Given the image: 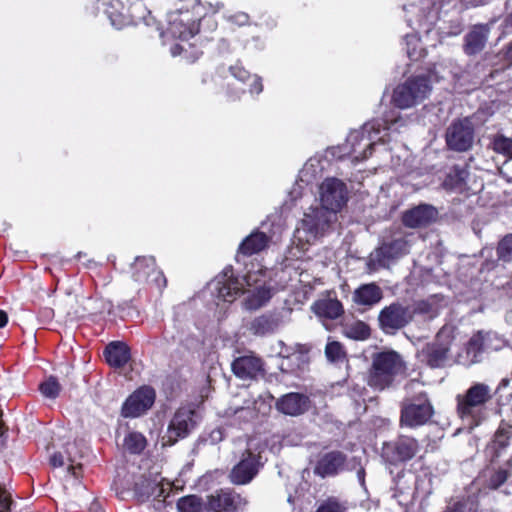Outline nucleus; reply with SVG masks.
<instances>
[{"mask_svg":"<svg viewBox=\"0 0 512 512\" xmlns=\"http://www.w3.org/2000/svg\"><path fill=\"white\" fill-rule=\"evenodd\" d=\"M312 310L319 317L336 319L343 313V306L337 299L324 298L312 305Z\"/></svg>","mask_w":512,"mask_h":512,"instance_id":"nucleus-30","label":"nucleus"},{"mask_svg":"<svg viewBox=\"0 0 512 512\" xmlns=\"http://www.w3.org/2000/svg\"><path fill=\"white\" fill-rule=\"evenodd\" d=\"M510 2H506V16L503 19V22L500 25L501 36L505 37L507 35L512 34V9L510 10Z\"/></svg>","mask_w":512,"mask_h":512,"instance_id":"nucleus-49","label":"nucleus"},{"mask_svg":"<svg viewBox=\"0 0 512 512\" xmlns=\"http://www.w3.org/2000/svg\"><path fill=\"white\" fill-rule=\"evenodd\" d=\"M505 59L512 63V42L507 47V50L505 52Z\"/></svg>","mask_w":512,"mask_h":512,"instance_id":"nucleus-59","label":"nucleus"},{"mask_svg":"<svg viewBox=\"0 0 512 512\" xmlns=\"http://www.w3.org/2000/svg\"><path fill=\"white\" fill-rule=\"evenodd\" d=\"M445 512H463V504L455 503L453 506L448 507Z\"/></svg>","mask_w":512,"mask_h":512,"instance_id":"nucleus-56","label":"nucleus"},{"mask_svg":"<svg viewBox=\"0 0 512 512\" xmlns=\"http://www.w3.org/2000/svg\"><path fill=\"white\" fill-rule=\"evenodd\" d=\"M497 254L500 260L509 262L512 260V234L505 236L498 244Z\"/></svg>","mask_w":512,"mask_h":512,"instance_id":"nucleus-46","label":"nucleus"},{"mask_svg":"<svg viewBox=\"0 0 512 512\" xmlns=\"http://www.w3.org/2000/svg\"><path fill=\"white\" fill-rule=\"evenodd\" d=\"M171 490V484L169 482H163V479L158 480L157 478L151 480L144 478L135 484V493L140 501H145L149 498H154L160 501L168 496V491Z\"/></svg>","mask_w":512,"mask_h":512,"instance_id":"nucleus-21","label":"nucleus"},{"mask_svg":"<svg viewBox=\"0 0 512 512\" xmlns=\"http://www.w3.org/2000/svg\"><path fill=\"white\" fill-rule=\"evenodd\" d=\"M262 269L249 271L242 278L234 277L231 269H226L222 276L223 280H218V296L224 301L232 302L242 293L250 292V287L262 285L260 277Z\"/></svg>","mask_w":512,"mask_h":512,"instance_id":"nucleus-6","label":"nucleus"},{"mask_svg":"<svg viewBox=\"0 0 512 512\" xmlns=\"http://www.w3.org/2000/svg\"><path fill=\"white\" fill-rule=\"evenodd\" d=\"M168 28L161 36L166 40L178 39L181 42H187L190 38L194 37L199 31V24L196 20L192 19L188 11H174L168 15Z\"/></svg>","mask_w":512,"mask_h":512,"instance_id":"nucleus-9","label":"nucleus"},{"mask_svg":"<svg viewBox=\"0 0 512 512\" xmlns=\"http://www.w3.org/2000/svg\"><path fill=\"white\" fill-rule=\"evenodd\" d=\"M194 410L190 407L179 408L170 421L163 445H173L179 439L185 438L195 426Z\"/></svg>","mask_w":512,"mask_h":512,"instance_id":"nucleus-16","label":"nucleus"},{"mask_svg":"<svg viewBox=\"0 0 512 512\" xmlns=\"http://www.w3.org/2000/svg\"><path fill=\"white\" fill-rule=\"evenodd\" d=\"M417 311L420 313L431 314V316H433L435 314V311H433L432 306L429 303L424 302V301L420 302L417 305Z\"/></svg>","mask_w":512,"mask_h":512,"instance_id":"nucleus-53","label":"nucleus"},{"mask_svg":"<svg viewBox=\"0 0 512 512\" xmlns=\"http://www.w3.org/2000/svg\"><path fill=\"white\" fill-rule=\"evenodd\" d=\"M493 23L494 21H490L488 24L475 25L467 33L464 44V51L467 55H476L484 49Z\"/></svg>","mask_w":512,"mask_h":512,"instance_id":"nucleus-24","label":"nucleus"},{"mask_svg":"<svg viewBox=\"0 0 512 512\" xmlns=\"http://www.w3.org/2000/svg\"><path fill=\"white\" fill-rule=\"evenodd\" d=\"M483 343L485 344L486 351H497L504 345V339L497 333L492 331H483Z\"/></svg>","mask_w":512,"mask_h":512,"instance_id":"nucleus-44","label":"nucleus"},{"mask_svg":"<svg viewBox=\"0 0 512 512\" xmlns=\"http://www.w3.org/2000/svg\"><path fill=\"white\" fill-rule=\"evenodd\" d=\"M405 371L402 357L395 351L380 352L373 356L367 383L376 390H384Z\"/></svg>","mask_w":512,"mask_h":512,"instance_id":"nucleus-3","label":"nucleus"},{"mask_svg":"<svg viewBox=\"0 0 512 512\" xmlns=\"http://www.w3.org/2000/svg\"><path fill=\"white\" fill-rule=\"evenodd\" d=\"M312 167H313V162L309 161L308 163L305 164L303 173L307 174L309 172L310 168H312Z\"/></svg>","mask_w":512,"mask_h":512,"instance_id":"nucleus-61","label":"nucleus"},{"mask_svg":"<svg viewBox=\"0 0 512 512\" xmlns=\"http://www.w3.org/2000/svg\"><path fill=\"white\" fill-rule=\"evenodd\" d=\"M133 269L135 281L155 284L157 287L165 286L166 280L162 272L156 268L153 257H137Z\"/></svg>","mask_w":512,"mask_h":512,"instance_id":"nucleus-19","label":"nucleus"},{"mask_svg":"<svg viewBox=\"0 0 512 512\" xmlns=\"http://www.w3.org/2000/svg\"><path fill=\"white\" fill-rule=\"evenodd\" d=\"M364 469H359L358 472H357V477L359 479V481L361 482V484L364 483Z\"/></svg>","mask_w":512,"mask_h":512,"instance_id":"nucleus-60","label":"nucleus"},{"mask_svg":"<svg viewBox=\"0 0 512 512\" xmlns=\"http://www.w3.org/2000/svg\"><path fill=\"white\" fill-rule=\"evenodd\" d=\"M438 217L437 209L429 204H420L403 214V223L410 228H420L433 223Z\"/></svg>","mask_w":512,"mask_h":512,"instance_id":"nucleus-20","label":"nucleus"},{"mask_svg":"<svg viewBox=\"0 0 512 512\" xmlns=\"http://www.w3.org/2000/svg\"><path fill=\"white\" fill-rule=\"evenodd\" d=\"M269 242L268 235L256 230L242 240L238 248V255L251 256L260 253L268 247Z\"/></svg>","mask_w":512,"mask_h":512,"instance_id":"nucleus-26","label":"nucleus"},{"mask_svg":"<svg viewBox=\"0 0 512 512\" xmlns=\"http://www.w3.org/2000/svg\"><path fill=\"white\" fill-rule=\"evenodd\" d=\"M507 384H508V380L503 379V380L501 381L500 387L507 386Z\"/></svg>","mask_w":512,"mask_h":512,"instance_id":"nucleus-63","label":"nucleus"},{"mask_svg":"<svg viewBox=\"0 0 512 512\" xmlns=\"http://www.w3.org/2000/svg\"><path fill=\"white\" fill-rule=\"evenodd\" d=\"M276 324L268 316H259L253 319L249 324V331L254 335H265L274 331Z\"/></svg>","mask_w":512,"mask_h":512,"instance_id":"nucleus-37","label":"nucleus"},{"mask_svg":"<svg viewBox=\"0 0 512 512\" xmlns=\"http://www.w3.org/2000/svg\"><path fill=\"white\" fill-rule=\"evenodd\" d=\"M491 398L492 390L489 385L475 383L464 394L457 395V413L462 419H474Z\"/></svg>","mask_w":512,"mask_h":512,"instance_id":"nucleus-7","label":"nucleus"},{"mask_svg":"<svg viewBox=\"0 0 512 512\" xmlns=\"http://www.w3.org/2000/svg\"><path fill=\"white\" fill-rule=\"evenodd\" d=\"M487 352L483 343V331L473 334L463 352L457 356V363L469 367L482 360V354Z\"/></svg>","mask_w":512,"mask_h":512,"instance_id":"nucleus-22","label":"nucleus"},{"mask_svg":"<svg viewBox=\"0 0 512 512\" xmlns=\"http://www.w3.org/2000/svg\"><path fill=\"white\" fill-rule=\"evenodd\" d=\"M40 391L46 398L55 399L61 391V386L56 378L49 377L40 385Z\"/></svg>","mask_w":512,"mask_h":512,"instance_id":"nucleus-43","label":"nucleus"},{"mask_svg":"<svg viewBox=\"0 0 512 512\" xmlns=\"http://www.w3.org/2000/svg\"><path fill=\"white\" fill-rule=\"evenodd\" d=\"M343 333L353 340H365L370 336V328L363 321L348 322L343 326Z\"/></svg>","mask_w":512,"mask_h":512,"instance_id":"nucleus-35","label":"nucleus"},{"mask_svg":"<svg viewBox=\"0 0 512 512\" xmlns=\"http://www.w3.org/2000/svg\"><path fill=\"white\" fill-rule=\"evenodd\" d=\"M155 390L149 386H142L134 391L123 403L121 415L124 418H136L145 414L154 404Z\"/></svg>","mask_w":512,"mask_h":512,"instance_id":"nucleus-15","label":"nucleus"},{"mask_svg":"<svg viewBox=\"0 0 512 512\" xmlns=\"http://www.w3.org/2000/svg\"><path fill=\"white\" fill-rule=\"evenodd\" d=\"M474 140L475 127L469 117L452 121L446 129L445 142L452 151L467 152L472 149Z\"/></svg>","mask_w":512,"mask_h":512,"instance_id":"nucleus-8","label":"nucleus"},{"mask_svg":"<svg viewBox=\"0 0 512 512\" xmlns=\"http://www.w3.org/2000/svg\"><path fill=\"white\" fill-rule=\"evenodd\" d=\"M177 509L179 512H201L203 503L198 496L189 495L178 500Z\"/></svg>","mask_w":512,"mask_h":512,"instance_id":"nucleus-40","label":"nucleus"},{"mask_svg":"<svg viewBox=\"0 0 512 512\" xmlns=\"http://www.w3.org/2000/svg\"><path fill=\"white\" fill-rule=\"evenodd\" d=\"M232 371L240 379H253L262 372V362L253 355L241 356L232 362Z\"/></svg>","mask_w":512,"mask_h":512,"instance_id":"nucleus-25","label":"nucleus"},{"mask_svg":"<svg viewBox=\"0 0 512 512\" xmlns=\"http://www.w3.org/2000/svg\"><path fill=\"white\" fill-rule=\"evenodd\" d=\"M510 477V471L508 469L497 470L489 480V486L493 489H497Z\"/></svg>","mask_w":512,"mask_h":512,"instance_id":"nucleus-48","label":"nucleus"},{"mask_svg":"<svg viewBox=\"0 0 512 512\" xmlns=\"http://www.w3.org/2000/svg\"><path fill=\"white\" fill-rule=\"evenodd\" d=\"M90 512H104V510L98 502H93L90 506Z\"/></svg>","mask_w":512,"mask_h":512,"instance_id":"nucleus-58","label":"nucleus"},{"mask_svg":"<svg viewBox=\"0 0 512 512\" xmlns=\"http://www.w3.org/2000/svg\"><path fill=\"white\" fill-rule=\"evenodd\" d=\"M413 313L408 306L399 302L385 306L378 315L380 329L386 334H394L412 321Z\"/></svg>","mask_w":512,"mask_h":512,"instance_id":"nucleus-11","label":"nucleus"},{"mask_svg":"<svg viewBox=\"0 0 512 512\" xmlns=\"http://www.w3.org/2000/svg\"><path fill=\"white\" fill-rule=\"evenodd\" d=\"M8 316L6 312L0 310V328L4 327L7 324Z\"/></svg>","mask_w":512,"mask_h":512,"instance_id":"nucleus-57","label":"nucleus"},{"mask_svg":"<svg viewBox=\"0 0 512 512\" xmlns=\"http://www.w3.org/2000/svg\"><path fill=\"white\" fill-rule=\"evenodd\" d=\"M249 15L244 12H237L227 17V20L238 26H245L249 24Z\"/></svg>","mask_w":512,"mask_h":512,"instance_id":"nucleus-50","label":"nucleus"},{"mask_svg":"<svg viewBox=\"0 0 512 512\" xmlns=\"http://www.w3.org/2000/svg\"><path fill=\"white\" fill-rule=\"evenodd\" d=\"M76 447L73 442H67L64 451H57L50 457V463L53 467H61L66 462H69L68 470H74L72 463L76 461V455L74 453Z\"/></svg>","mask_w":512,"mask_h":512,"instance_id":"nucleus-34","label":"nucleus"},{"mask_svg":"<svg viewBox=\"0 0 512 512\" xmlns=\"http://www.w3.org/2000/svg\"><path fill=\"white\" fill-rule=\"evenodd\" d=\"M407 22L409 23V25H412V24H413V22H414V20H413V18H412V17H408V18H407Z\"/></svg>","mask_w":512,"mask_h":512,"instance_id":"nucleus-64","label":"nucleus"},{"mask_svg":"<svg viewBox=\"0 0 512 512\" xmlns=\"http://www.w3.org/2000/svg\"><path fill=\"white\" fill-rule=\"evenodd\" d=\"M9 505L10 502L5 491L0 488V512H7L9 510Z\"/></svg>","mask_w":512,"mask_h":512,"instance_id":"nucleus-52","label":"nucleus"},{"mask_svg":"<svg viewBox=\"0 0 512 512\" xmlns=\"http://www.w3.org/2000/svg\"><path fill=\"white\" fill-rule=\"evenodd\" d=\"M210 438L212 442H219L223 439V432L221 429H215L211 432Z\"/></svg>","mask_w":512,"mask_h":512,"instance_id":"nucleus-55","label":"nucleus"},{"mask_svg":"<svg viewBox=\"0 0 512 512\" xmlns=\"http://www.w3.org/2000/svg\"><path fill=\"white\" fill-rule=\"evenodd\" d=\"M467 174L468 173L465 169H460L456 167L449 174L445 183L451 188L461 190L463 188Z\"/></svg>","mask_w":512,"mask_h":512,"instance_id":"nucleus-45","label":"nucleus"},{"mask_svg":"<svg viewBox=\"0 0 512 512\" xmlns=\"http://www.w3.org/2000/svg\"><path fill=\"white\" fill-rule=\"evenodd\" d=\"M253 440L247 442V448L242 453L240 461L232 468L229 478L233 484L244 485L249 483L258 473L261 466L260 452L253 451Z\"/></svg>","mask_w":512,"mask_h":512,"instance_id":"nucleus-10","label":"nucleus"},{"mask_svg":"<svg viewBox=\"0 0 512 512\" xmlns=\"http://www.w3.org/2000/svg\"><path fill=\"white\" fill-rule=\"evenodd\" d=\"M104 356L107 363L114 368H122L131 357L129 347L119 341L109 343L104 350Z\"/></svg>","mask_w":512,"mask_h":512,"instance_id":"nucleus-28","label":"nucleus"},{"mask_svg":"<svg viewBox=\"0 0 512 512\" xmlns=\"http://www.w3.org/2000/svg\"><path fill=\"white\" fill-rule=\"evenodd\" d=\"M396 122L397 120L388 119H384L383 123L380 120H373L365 123L360 129L351 131L342 147L343 156L347 155L353 161L367 159L377 143L386 142V130L391 129Z\"/></svg>","mask_w":512,"mask_h":512,"instance_id":"nucleus-2","label":"nucleus"},{"mask_svg":"<svg viewBox=\"0 0 512 512\" xmlns=\"http://www.w3.org/2000/svg\"><path fill=\"white\" fill-rule=\"evenodd\" d=\"M124 446L130 453L138 454L144 450L146 439L141 433L131 432L125 437Z\"/></svg>","mask_w":512,"mask_h":512,"instance_id":"nucleus-39","label":"nucleus"},{"mask_svg":"<svg viewBox=\"0 0 512 512\" xmlns=\"http://www.w3.org/2000/svg\"><path fill=\"white\" fill-rule=\"evenodd\" d=\"M344 461L345 456L341 452L327 453L318 461L315 473L321 477L334 475L343 467Z\"/></svg>","mask_w":512,"mask_h":512,"instance_id":"nucleus-29","label":"nucleus"},{"mask_svg":"<svg viewBox=\"0 0 512 512\" xmlns=\"http://www.w3.org/2000/svg\"><path fill=\"white\" fill-rule=\"evenodd\" d=\"M98 9L107 15L110 23L116 29H122L129 25H138L148 21L144 16L145 9L140 0H97Z\"/></svg>","mask_w":512,"mask_h":512,"instance_id":"nucleus-4","label":"nucleus"},{"mask_svg":"<svg viewBox=\"0 0 512 512\" xmlns=\"http://www.w3.org/2000/svg\"><path fill=\"white\" fill-rule=\"evenodd\" d=\"M234 414H239V417L253 418L255 413L254 410L249 407H237L234 409Z\"/></svg>","mask_w":512,"mask_h":512,"instance_id":"nucleus-51","label":"nucleus"},{"mask_svg":"<svg viewBox=\"0 0 512 512\" xmlns=\"http://www.w3.org/2000/svg\"><path fill=\"white\" fill-rule=\"evenodd\" d=\"M316 512H346V506L336 498H328L319 505Z\"/></svg>","mask_w":512,"mask_h":512,"instance_id":"nucleus-47","label":"nucleus"},{"mask_svg":"<svg viewBox=\"0 0 512 512\" xmlns=\"http://www.w3.org/2000/svg\"><path fill=\"white\" fill-rule=\"evenodd\" d=\"M348 194L346 184L335 177L326 178L319 185L321 206L310 207L294 233L295 241L302 249L305 245L316 243L329 232L337 220V213L346 205Z\"/></svg>","mask_w":512,"mask_h":512,"instance_id":"nucleus-1","label":"nucleus"},{"mask_svg":"<svg viewBox=\"0 0 512 512\" xmlns=\"http://www.w3.org/2000/svg\"><path fill=\"white\" fill-rule=\"evenodd\" d=\"M170 51H171L172 56H178L182 52L186 51V47L182 44L177 43V44L171 46Z\"/></svg>","mask_w":512,"mask_h":512,"instance_id":"nucleus-54","label":"nucleus"},{"mask_svg":"<svg viewBox=\"0 0 512 512\" xmlns=\"http://www.w3.org/2000/svg\"><path fill=\"white\" fill-rule=\"evenodd\" d=\"M309 403V398L306 395L291 392L281 396L277 400L276 408L285 415L298 416L309 409Z\"/></svg>","mask_w":512,"mask_h":512,"instance_id":"nucleus-23","label":"nucleus"},{"mask_svg":"<svg viewBox=\"0 0 512 512\" xmlns=\"http://www.w3.org/2000/svg\"><path fill=\"white\" fill-rule=\"evenodd\" d=\"M512 437V422L502 421L495 433L494 444L504 448Z\"/></svg>","mask_w":512,"mask_h":512,"instance_id":"nucleus-42","label":"nucleus"},{"mask_svg":"<svg viewBox=\"0 0 512 512\" xmlns=\"http://www.w3.org/2000/svg\"><path fill=\"white\" fill-rule=\"evenodd\" d=\"M67 298H68V301H69V302H72V301H75V300H76V297L72 296V294H71V293H68V294H67Z\"/></svg>","mask_w":512,"mask_h":512,"instance_id":"nucleus-62","label":"nucleus"},{"mask_svg":"<svg viewBox=\"0 0 512 512\" xmlns=\"http://www.w3.org/2000/svg\"><path fill=\"white\" fill-rule=\"evenodd\" d=\"M431 89L427 77H411L394 89L392 102L400 109H408L424 101L429 96Z\"/></svg>","mask_w":512,"mask_h":512,"instance_id":"nucleus-5","label":"nucleus"},{"mask_svg":"<svg viewBox=\"0 0 512 512\" xmlns=\"http://www.w3.org/2000/svg\"><path fill=\"white\" fill-rule=\"evenodd\" d=\"M229 71L231 75L238 80L239 82L245 84L249 80L251 83L249 84V91L251 94H260L263 90L262 79L257 75H251L244 67L240 64H235L230 66Z\"/></svg>","mask_w":512,"mask_h":512,"instance_id":"nucleus-31","label":"nucleus"},{"mask_svg":"<svg viewBox=\"0 0 512 512\" xmlns=\"http://www.w3.org/2000/svg\"><path fill=\"white\" fill-rule=\"evenodd\" d=\"M250 295L245 300V307L249 310H256L262 307L270 298L271 290L263 285L250 290Z\"/></svg>","mask_w":512,"mask_h":512,"instance_id":"nucleus-33","label":"nucleus"},{"mask_svg":"<svg viewBox=\"0 0 512 512\" xmlns=\"http://www.w3.org/2000/svg\"><path fill=\"white\" fill-rule=\"evenodd\" d=\"M407 15H416L418 33L428 35L439 18L437 0H412L404 6Z\"/></svg>","mask_w":512,"mask_h":512,"instance_id":"nucleus-12","label":"nucleus"},{"mask_svg":"<svg viewBox=\"0 0 512 512\" xmlns=\"http://www.w3.org/2000/svg\"><path fill=\"white\" fill-rule=\"evenodd\" d=\"M409 249V242L405 238H398L389 243H384L371 253L369 266L374 270L386 267L391 261L407 254Z\"/></svg>","mask_w":512,"mask_h":512,"instance_id":"nucleus-17","label":"nucleus"},{"mask_svg":"<svg viewBox=\"0 0 512 512\" xmlns=\"http://www.w3.org/2000/svg\"><path fill=\"white\" fill-rule=\"evenodd\" d=\"M407 55L411 60L417 61L426 55V49L421 43L418 34H411L405 37Z\"/></svg>","mask_w":512,"mask_h":512,"instance_id":"nucleus-36","label":"nucleus"},{"mask_svg":"<svg viewBox=\"0 0 512 512\" xmlns=\"http://www.w3.org/2000/svg\"><path fill=\"white\" fill-rule=\"evenodd\" d=\"M325 355L330 362L334 363L344 362L346 358L343 346L337 341L327 343L325 347Z\"/></svg>","mask_w":512,"mask_h":512,"instance_id":"nucleus-41","label":"nucleus"},{"mask_svg":"<svg viewBox=\"0 0 512 512\" xmlns=\"http://www.w3.org/2000/svg\"><path fill=\"white\" fill-rule=\"evenodd\" d=\"M394 461H407L412 459L418 452V443L410 437H400L395 444Z\"/></svg>","mask_w":512,"mask_h":512,"instance_id":"nucleus-32","label":"nucleus"},{"mask_svg":"<svg viewBox=\"0 0 512 512\" xmlns=\"http://www.w3.org/2000/svg\"><path fill=\"white\" fill-rule=\"evenodd\" d=\"M247 505V501L241 495L231 491L220 489L207 496V512H237Z\"/></svg>","mask_w":512,"mask_h":512,"instance_id":"nucleus-18","label":"nucleus"},{"mask_svg":"<svg viewBox=\"0 0 512 512\" xmlns=\"http://www.w3.org/2000/svg\"><path fill=\"white\" fill-rule=\"evenodd\" d=\"M450 344V334L446 330H441L434 342L428 343L422 348L418 357L421 362L426 363L431 368L442 367L448 360Z\"/></svg>","mask_w":512,"mask_h":512,"instance_id":"nucleus-14","label":"nucleus"},{"mask_svg":"<svg viewBox=\"0 0 512 512\" xmlns=\"http://www.w3.org/2000/svg\"><path fill=\"white\" fill-rule=\"evenodd\" d=\"M491 147L495 153L512 160V138L497 134L493 137Z\"/></svg>","mask_w":512,"mask_h":512,"instance_id":"nucleus-38","label":"nucleus"},{"mask_svg":"<svg viewBox=\"0 0 512 512\" xmlns=\"http://www.w3.org/2000/svg\"><path fill=\"white\" fill-rule=\"evenodd\" d=\"M433 415V407L424 393L407 400L402 407L401 423L416 427L425 424Z\"/></svg>","mask_w":512,"mask_h":512,"instance_id":"nucleus-13","label":"nucleus"},{"mask_svg":"<svg viewBox=\"0 0 512 512\" xmlns=\"http://www.w3.org/2000/svg\"><path fill=\"white\" fill-rule=\"evenodd\" d=\"M383 297L382 289L375 283L359 286L353 293V302L359 306L371 307L379 303Z\"/></svg>","mask_w":512,"mask_h":512,"instance_id":"nucleus-27","label":"nucleus"}]
</instances>
